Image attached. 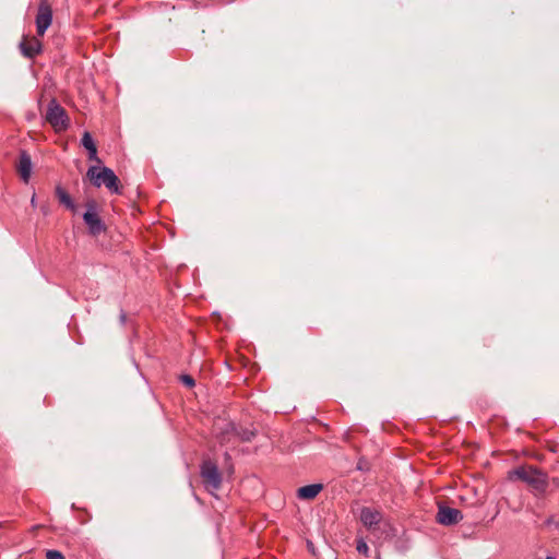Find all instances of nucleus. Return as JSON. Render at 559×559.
<instances>
[{"label":"nucleus","mask_w":559,"mask_h":559,"mask_svg":"<svg viewBox=\"0 0 559 559\" xmlns=\"http://www.w3.org/2000/svg\"><path fill=\"white\" fill-rule=\"evenodd\" d=\"M463 519L462 512L459 509L440 506L437 520L442 525H453L459 523Z\"/></svg>","instance_id":"8"},{"label":"nucleus","mask_w":559,"mask_h":559,"mask_svg":"<svg viewBox=\"0 0 559 559\" xmlns=\"http://www.w3.org/2000/svg\"><path fill=\"white\" fill-rule=\"evenodd\" d=\"M33 169V163L31 159V156L27 152L22 151L20 153V158L16 164V170L20 175V178L23 180V182L27 183L29 181Z\"/></svg>","instance_id":"9"},{"label":"nucleus","mask_w":559,"mask_h":559,"mask_svg":"<svg viewBox=\"0 0 559 559\" xmlns=\"http://www.w3.org/2000/svg\"><path fill=\"white\" fill-rule=\"evenodd\" d=\"M180 379L181 382L189 388H192L194 385V379L189 374H182Z\"/></svg>","instance_id":"16"},{"label":"nucleus","mask_w":559,"mask_h":559,"mask_svg":"<svg viewBox=\"0 0 559 559\" xmlns=\"http://www.w3.org/2000/svg\"><path fill=\"white\" fill-rule=\"evenodd\" d=\"M82 145L86 148V150H91L93 147H96V144L94 143L93 139H92V135L90 132H84L83 136H82Z\"/></svg>","instance_id":"14"},{"label":"nucleus","mask_w":559,"mask_h":559,"mask_svg":"<svg viewBox=\"0 0 559 559\" xmlns=\"http://www.w3.org/2000/svg\"><path fill=\"white\" fill-rule=\"evenodd\" d=\"M46 559H66L59 550H47Z\"/></svg>","instance_id":"15"},{"label":"nucleus","mask_w":559,"mask_h":559,"mask_svg":"<svg viewBox=\"0 0 559 559\" xmlns=\"http://www.w3.org/2000/svg\"><path fill=\"white\" fill-rule=\"evenodd\" d=\"M357 551L359 554L367 555V552H368V545H367V543H365L364 540H359L357 543Z\"/></svg>","instance_id":"17"},{"label":"nucleus","mask_w":559,"mask_h":559,"mask_svg":"<svg viewBox=\"0 0 559 559\" xmlns=\"http://www.w3.org/2000/svg\"><path fill=\"white\" fill-rule=\"evenodd\" d=\"M215 435L219 443L225 445L236 439L250 441L254 432L250 429H237L234 424L222 420L215 425Z\"/></svg>","instance_id":"3"},{"label":"nucleus","mask_w":559,"mask_h":559,"mask_svg":"<svg viewBox=\"0 0 559 559\" xmlns=\"http://www.w3.org/2000/svg\"><path fill=\"white\" fill-rule=\"evenodd\" d=\"M552 523H555L552 518H549V519L546 521V524H547V525H550V524H552Z\"/></svg>","instance_id":"20"},{"label":"nucleus","mask_w":559,"mask_h":559,"mask_svg":"<svg viewBox=\"0 0 559 559\" xmlns=\"http://www.w3.org/2000/svg\"><path fill=\"white\" fill-rule=\"evenodd\" d=\"M546 559H556V558L552 556H547Z\"/></svg>","instance_id":"21"},{"label":"nucleus","mask_w":559,"mask_h":559,"mask_svg":"<svg viewBox=\"0 0 559 559\" xmlns=\"http://www.w3.org/2000/svg\"><path fill=\"white\" fill-rule=\"evenodd\" d=\"M86 176L95 187L99 188L105 186L109 191L120 193L119 179L112 169L108 167L91 166Z\"/></svg>","instance_id":"2"},{"label":"nucleus","mask_w":559,"mask_h":559,"mask_svg":"<svg viewBox=\"0 0 559 559\" xmlns=\"http://www.w3.org/2000/svg\"><path fill=\"white\" fill-rule=\"evenodd\" d=\"M46 120L56 131L64 130L68 127L66 110L55 99L48 105Z\"/></svg>","instance_id":"4"},{"label":"nucleus","mask_w":559,"mask_h":559,"mask_svg":"<svg viewBox=\"0 0 559 559\" xmlns=\"http://www.w3.org/2000/svg\"><path fill=\"white\" fill-rule=\"evenodd\" d=\"M323 486L321 484H311L307 486H302L298 489L297 496L304 500H311L316 498L319 492L322 490Z\"/></svg>","instance_id":"12"},{"label":"nucleus","mask_w":559,"mask_h":559,"mask_svg":"<svg viewBox=\"0 0 559 559\" xmlns=\"http://www.w3.org/2000/svg\"><path fill=\"white\" fill-rule=\"evenodd\" d=\"M20 48L22 53L27 58H34L36 55H38L41 50V44L40 41L35 38H24L22 43L20 44Z\"/></svg>","instance_id":"11"},{"label":"nucleus","mask_w":559,"mask_h":559,"mask_svg":"<svg viewBox=\"0 0 559 559\" xmlns=\"http://www.w3.org/2000/svg\"><path fill=\"white\" fill-rule=\"evenodd\" d=\"M88 152V158L91 160L99 162V158L97 157V147H93L91 150H87Z\"/></svg>","instance_id":"18"},{"label":"nucleus","mask_w":559,"mask_h":559,"mask_svg":"<svg viewBox=\"0 0 559 559\" xmlns=\"http://www.w3.org/2000/svg\"><path fill=\"white\" fill-rule=\"evenodd\" d=\"M382 519L379 511L364 508L360 512V520L368 530H376Z\"/></svg>","instance_id":"10"},{"label":"nucleus","mask_w":559,"mask_h":559,"mask_svg":"<svg viewBox=\"0 0 559 559\" xmlns=\"http://www.w3.org/2000/svg\"><path fill=\"white\" fill-rule=\"evenodd\" d=\"M510 480L520 479L526 483L537 493H543L547 486V476L543 472L532 466H521L508 473Z\"/></svg>","instance_id":"1"},{"label":"nucleus","mask_w":559,"mask_h":559,"mask_svg":"<svg viewBox=\"0 0 559 559\" xmlns=\"http://www.w3.org/2000/svg\"><path fill=\"white\" fill-rule=\"evenodd\" d=\"M31 204H32V206H34V207L36 206V197H35V194H33V197H32V199H31Z\"/></svg>","instance_id":"19"},{"label":"nucleus","mask_w":559,"mask_h":559,"mask_svg":"<svg viewBox=\"0 0 559 559\" xmlns=\"http://www.w3.org/2000/svg\"><path fill=\"white\" fill-rule=\"evenodd\" d=\"M56 197L58 198L59 202L63 204L67 209H69L72 212L76 211V205L71 199L70 194L61 187H56Z\"/></svg>","instance_id":"13"},{"label":"nucleus","mask_w":559,"mask_h":559,"mask_svg":"<svg viewBox=\"0 0 559 559\" xmlns=\"http://www.w3.org/2000/svg\"><path fill=\"white\" fill-rule=\"evenodd\" d=\"M52 22V10L46 0H41L36 15V28L39 36H44Z\"/></svg>","instance_id":"7"},{"label":"nucleus","mask_w":559,"mask_h":559,"mask_svg":"<svg viewBox=\"0 0 559 559\" xmlns=\"http://www.w3.org/2000/svg\"><path fill=\"white\" fill-rule=\"evenodd\" d=\"M556 527L559 530V521L555 523Z\"/></svg>","instance_id":"22"},{"label":"nucleus","mask_w":559,"mask_h":559,"mask_svg":"<svg viewBox=\"0 0 559 559\" xmlns=\"http://www.w3.org/2000/svg\"><path fill=\"white\" fill-rule=\"evenodd\" d=\"M201 476H202L203 483L207 489H211V490L219 489L221 484H222V477H221V473L217 468V465L214 462L206 460L202 463Z\"/></svg>","instance_id":"5"},{"label":"nucleus","mask_w":559,"mask_h":559,"mask_svg":"<svg viewBox=\"0 0 559 559\" xmlns=\"http://www.w3.org/2000/svg\"><path fill=\"white\" fill-rule=\"evenodd\" d=\"M83 219L88 227V231L93 236H98L106 230V226L95 212V202L87 203V211L83 214Z\"/></svg>","instance_id":"6"}]
</instances>
